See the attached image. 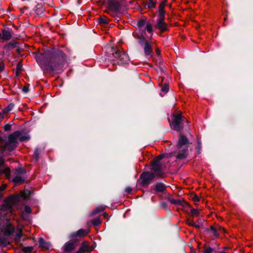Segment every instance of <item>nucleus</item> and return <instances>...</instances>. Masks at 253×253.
Listing matches in <instances>:
<instances>
[{
  "label": "nucleus",
  "mask_w": 253,
  "mask_h": 253,
  "mask_svg": "<svg viewBox=\"0 0 253 253\" xmlns=\"http://www.w3.org/2000/svg\"><path fill=\"white\" fill-rule=\"evenodd\" d=\"M4 164V160L3 159L0 158V168L2 167Z\"/></svg>",
  "instance_id": "obj_54"
},
{
  "label": "nucleus",
  "mask_w": 253,
  "mask_h": 253,
  "mask_svg": "<svg viewBox=\"0 0 253 253\" xmlns=\"http://www.w3.org/2000/svg\"><path fill=\"white\" fill-rule=\"evenodd\" d=\"M4 69V63L1 62L0 63V73L2 72Z\"/></svg>",
  "instance_id": "obj_53"
},
{
  "label": "nucleus",
  "mask_w": 253,
  "mask_h": 253,
  "mask_svg": "<svg viewBox=\"0 0 253 253\" xmlns=\"http://www.w3.org/2000/svg\"><path fill=\"white\" fill-rule=\"evenodd\" d=\"M146 30L149 33L153 32V27L150 23H146Z\"/></svg>",
  "instance_id": "obj_37"
},
{
  "label": "nucleus",
  "mask_w": 253,
  "mask_h": 253,
  "mask_svg": "<svg viewBox=\"0 0 253 253\" xmlns=\"http://www.w3.org/2000/svg\"><path fill=\"white\" fill-rule=\"evenodd\" d=\"M165 18H158L157 23L154 26L156 29L160 30L162 33L168 30V26L165 22Z\"/></svg>",
  "instance_id": "obj_9"
},
{
  "label": "nucleus",
  "mask_w": 253,
  "mask_h": 253,
  "mask_svg": "<svg viewBox=\"0 0 253 253\" xmlns=\"http://www.w3.org/2000/svg\"><path fill=\"white\" fill-rule=\"evenodd\" d=\"M24 211L27 213H31L32 212V210L29 206H25L24 208Z\"/></svg>",
  "instance_id": "obj_45"
},
{
  "label": "nucleus",
  "mask_w": 253,
  "mask_h": 253,
  "mask_svg": "<svg viewBox=\"0 0 253 253\" xmlns=\"http://www.w3.org/2000/svg\"><path fill=\"white\" fill-rule=\"evenodd\" d=\"M102 223V221L99 217H96V227L99 226ZM97 232V228H96V233Z\"/></svg>",
  "instance_id": "obj_42"
},
{
  "label": "nucleus",
  "mask_w": 253,
  "mask_h": 253,
  "mask_svg": "<svg viewBox=\"0 0 253 253\" xmlns=\"http://www.w3.org/2000/svg\"><path fill=\"white\" fill-rule=\"evenodd\" d=\"M23 231L21 229H18L16 232L15 241L17 243L21 241V239L23 236Z\"/></svg>",
  "instance_id": "obj_27"
},
{
  "label": "nucleus",
  "mask_w": 253,
  "mask_h": 253,
  "mask_svg": "<svg viewBox=\"0 0 253 253\" xmlns=\"http://www.w3.org/2000/svg\"><path fill=\"white\" fill-rule=\"evenodd\" d=\"M102 215L103 216V217L104 218H107L108 216V214L107 213V212H104L103 214H102Z\"/></svg>",
  "instance_id": "obj_62"
},
{
  "label": "nucleus",
  "mask_w": 253,
  "mask_h": 253,
  "mask_svg": "<svg viewBox=\"0 0 253 253\" xmlns=\"http://www.w3.org/2000/svg\"><path fill=\"white\" fill-rule=\"evenodd\" d=\"M36 12L37 14H39L40 13H42V11L40 10V8H38L37 9H36Z\"/></svg>",
  "instance_id": "obj_61"
},
{
  "label": "nucleus",
  "mask_w": 253,
  "mask_h": 253,
  "mask_svg": "<svg viewBox=\"0 0 253 253\" xmlns=\"http://www.w3.org/2000/svg\"><path fill=\"white\" fill-rule=\"evenodd\" d=\"M21 134L20 131L16 130L8 135V141L5 142L4 147L7 148L9 152L13 151L17 147L18 145L17 139Z\"/></svg>",
  "instance_id": "obj_5"
},
{
  "label": "nucleus",
  "mask_w": 253,
  "mask_h": 253,
  "mask_svg": "<svg viewBox=\"0 0 253 253\" xmlns=\"http://www.w3.org/2000/svg\"><path fill=\"white\" fill-rule=\"evenodd\" d=\"M166 5V0H164L162 1L159 6V18H165L166 11L165 10V7Z\"/></svg>",
  "instance_id": "obj_17"
},
{
  "label": "nucleus",
  "mask_w": 253,
  "mask_h": 253,
  "mask_svg": "<svg viewBox=\"0 0 253 253\" xmlns=\"http://www.w3.org/2000/svg\"><path fill=\"white\" fill-rule=\"evenodd\" d=\"M106 208L105 206H100L96 208V214L103 211Z\"/></svg>",
  "instance_id": "obj_40"
},
{
  "label": "nucleus",
  "mask_w": 253,
  "mask_h": 253,
  "mask_svg": "<svg viewBox=\"0 0 253 253\" xmlns=\"http://www.w3.org/2000/svg\"><path fill=\"white\" fill-rule=\"evenodd\" d=\"M213 251H214V249L211 247H209L205 250L203 253H212Z\"/></svg>",
  "instance_id": "obj_44"
},
{
  "label": "nucleus",
  "mask_w": 253,
  "mask_h": 253,
  "mask_svg": "<svg viewBox=\"0 0 253 253\" xmlns=\"http://www.w3.org/2000/svg\"><path fill=\"white\" fill-rule=\"evenodd\" d=\"M183 121V117L181 114L173 115L172 118L171 125L173 129L177 131H181L183 129V126L181 125Z\"/></svg>",
  "instance_id": "obj_7"
},
{
  "label": "nucleus",
  "mask_w": 253,
  "mask_h": 253,
  "mask_svg": "<svg viewBox=\"0 0 253 253\" xmlns=\"http://www.w3.org/2000/svg\"><path fill=\"white\" fill-rule=\"evenodd\" d=\"M157 173L153 171H144L140 175L139 179L137 181V183L139 184L142 187H147L150 182L153 180L155 177L157 178Z\"/></svg>",
  "instance_id": "obj_6"
},
{
  "label": "nucleus",
  "mask_w": 253,
  "mask_h": 253,
  "mask_svg": "<svg viewBox=\"0 0 253 253\" xmlns=\"http://www.w3.org/2000/svg\"><path fill=\"white\" fill-rule=\"evenodd\" d=\"M26 178L25 177L16 175L12 179L11 181L14 182L15 185H19L25 182L26 181Z\"/></svg>",
  "instance_id": "obj_20"
},
{
  "label": "nucleus",
  "mask_w": 253,
  "mask_h": 253,
  "mask_svg": "<svg viewBox=\"0 0 253 253\" xmlns=\"http://www.w3.org/2000/svg\"><path fill=\"white\" fill-rule=\"evenodd\" d=\"M29 86H27V85H25L22 88V91L25 93H27L29 92Z\"/></svg>",
  "instance_id": "obj_46"
},
{
  "label": "nucleus",
  "mask_w": 253,
  "mask_h": 253,
  "mask_svg": "<svg viewBox=\"0 0 253 253\" xmlns=\"http://www.w3.org/2000/svg\"><path fill=\"white\" fill-rule=\"evenodd\" d=\"M192 224H193V226L195 227L197 229H200V227H201L200 225H198V224H196L195 223H192Z\"/></svg>",
  "instance_id": "obj_58"
},
{
  "label": "nucleus",
  "mask_w": 253,
  "mask_h": 253,
  "mask_svg": "<svg viewBox=\"0 0 253 253\" xmlns=\"http://www.w3.org/2000/svg\"><path fill=\"white\" fill-rule=\"evenodd\" d=\"M108 4L110 9L115 13H118L120 10V4L117 0H108Z\"/></svg>",
  "instance_id": "obj_12"
},
{
  "label": "nucleus",
  "mask_w": 253,
  "mask_h": 253,
  "mask_svg": "<svg viewBox=\"0 0 253 253\" xmlns=\"http://www.w3.org/2000/svg\"><path fill=\"white\" fill-rule=\"evenodd\" d=\"M154 187V189L157 192H160L166 193L167 192V185L163 182H157L155 185H154L151 188Z\"/></svg>",
  "instance_id": "obj_13"
},
{
  "label": "nucleus",
  "mask_w": 253,
  "mask_h": 253,
  "mask_svg": "<svg viewBox=\"0 0 253 253\" xmlns=\"http://www.w3.org/2000/svg\"><path fill=\"white\" fill-rule=\"evenodd\" d=\"M6 187V185L5 184H3V185H1L0 186V191H3L4 190H5Z\"/></svg>",
  "instance_id": "obj_56"
},
{
  "label": "nucleus",
  "mask_w": 253,
  "mask_h": 253,
  "mask_svg": "<svg viewBox=\"0 0 253 253\" xmlns=\"http://www.w3.org/2000/svg\"><path fill=\"white\" fill-rule=\"evenodd\" d=\"M23 49L19 47L18 46L17 47L16 52L18 54H20Z\"/></svg>",
  "instance_id": "obj_55"
},
{
  "label": "nucleus",
  "mask_w": 253,
  "mask_h": 253,
  "mask_svg": "<svg viewBox=\"0 0 253 253\" xmlns=\"http://www.w3.org/2000/svg\"><path fill=\"white\" fill-rule=\"evenodd\" d=\"M186 223L190 226H193V224L194 223V222L193 220H191L190 219H187L186 221Z\"/></svg>",
  "instance_id": "obj_49"
},
{
  "label": "nucleus",
  "mask_w": 253,
  "mask_h": 253,
  "mask_svg": "<svg viewBox=\"0 0 253 253\" xmlns=\"http://www.w3.org/2000/svg\"><path fill=\"white\" fill-rule=\"evenodd\" d=\"M159 69H160V70L161 71V72H164V70H163V68L162 67H159Z\"/></svg>",
  "instance_id": "obj_64"
},
{
  "label": "nucleus",
  "mask_w": 253,
  "mask_h": 253,
  "mask_svg": "<svg viewBox=\"0 0 253 253\" xmlns=\"http://www.w3.org/2000/svg\"><path fill=\"white\" fill-rule=\"evenodd\" d=\"M187 207L190 209L191 213L192 215L199 216V211L197 209H195L192 208L191 205H190V207Z\"/></svg>",
  "instance_id": "obj_36"
},
{
  "label": "nucleus",
  "mask_w": 253,
  "mask_h": 253,
  "mask_svg": "<svg viewBox=\"0 0 253 253\" xmlns=\"http://www.w3.org/2000/svg\"><path fill=\"white\" fill-rule=\"evenodd\" d=\"M133 37L135 39H138L139 40L138 43L141 46H144L146 43L149 42L146 39V38L142 35L139 36V35H133Z\"/></svg>",
  "instance_id": "obj_23"
},
{
  "label": "nucleus",
  "mask_w": 253,
  "mask_h": 253,
  "mask_svg": "<svg viewBox=\"0 0 253 253\" xmlns=\"http://www.w3.org/2000/svg\"><path fill=\"white\" fill-rule=\"evenodd\" d=\"M35 58L39 65L44 66L45 70L57 73L62 71L67 61L66 54L58 48L46 50L43 54L37 53Z\"/></svg>",
  "instance_id": "obj_1"
},
{
  "label": "nucleus",
  "mask_w": 253,
  "mask_h": 253,
  "mask_svg": "<svg viewBox=\"0 0 253 253\" xmlns=\"http://www.w3.org/2000/svg\"><path fill=\"white\" fill-rule=\"evenodd\" d=\"M40 152L38 148H37L34 151L33 157L35 159L36 162H37L39 160Z\"/></svg>",
  "instance_id": "obj_31"
},
{
  "label": "nucleus",
  "mask_w": 253,
  "mask_h": 253,
  "mask_svg": "<svg viewBox=\"0 0 253 253\" xmlns=\"http://www.w3.org/2000/svg\"><path fill=\"white\" fill-rule=\"evenodd\" d=\"M93 248V245L91 246V248L89 246L87 243L86 242H84L82 243L81 246L79 249V250L76 252V253H84L85 252H90L92 250Z\"/></svg>",
  "instance_id": "obj_16"
},
{
  "label": "nucleus",
  "mask_w": 253,
  "mask_h": 253,
  "mask_svg": "<svg viewBox=\"0 0 253 253\" xmlns=\"http://www.w3.org/2000/svg\"><path fill=\"white\" fill-rule=\"evenodd\" d=\"M5 241L4 239L0 238V246H5Z\"/></svg>",
  "instance_id": "obj_50"
},
{
  "label": "nucleus",
  "mask_w": 253,
  "mask_h": 253,
  "mask_svg": "<svg viewBox=\"0 0 253 253\" xmlns=\"http://www.w3.org/2000/svg\"><path fill=\"white\" fill-rule=\"evenodd\" d=\"M177 150L178 152L176 156V159L179 160L185 159L188 156V146H187L182 149Z\"/></svg>",
  "instance_id": "obj_14"
},
{
  "label": "nucleus",
  "mask_w": 253,
  "mask_h": 253,
  "mask_svg": "<svg viewBox=\"0 0 253 253\" xmlns=\"http://www.w3.org/2000/svg\"><path fill=\"white\" fill-rule=\"evenodd\" d=\"M12 37L11 33L6 29H3L0 33V38L3 41H9Z\"/></svg>",
  "instance_id": "obj_18"
},
{
  "label": "nucleus",
  "mask_w": 253,
  "mask_h": 253,
  "mask_svg": "<svg viewBox=\"0 0 253 253\" xmlns=\"http://www.w3.org/2000/svg\"><path fill=\"white\" fill-rule=\"evenodd\" d=\"M2 134V132L1 131H0V143H2L3 142V139L2 137L1 136V135Z\"/></svg>",
  "instance_id": "obj_59"
},
{
  "label": "nucleus",
  "mask_w": 253,
  "mask_h": 253,
  "mask_svg": "<svg viewBox=\"0 0 253 253\" xmlns=\"http://www.w3.org/2000/svg\"><path fill=\"white\" fill-rule=\"evenodd\" d=\"M34 249L33 247L29 246V247H24L22 249V251L26 253H30L33 251Z\"/></svg>",
  "instance_id": "obj_35"
},
{
  "label": "nucleus",
  "mask_w": 253,
  "mask_h": 253,
  "mask_svg": "<svg viewBox=\"0 0 253 253\" xmlns=\"http://www.w3.org/2000/svg\"><path fill=\"white\" fill-rule=\"evenodd\" d=\"M196 154L199 155L201 153L202 150V143L200 140H197V145L196 147Z\"/></svg>",
  "instance_id": "obj_32"
},
{
  "label": "nucleus",
  "mask_w": 253,
  "mask_h": 253,
  "mask_svg": "<svg viewBox=\"0 0 253 253\" xmlns=\"http://www.w3.org/2000/svg\"><path fill=\"white\" fill-rule=\"evenodd\" d=\"M97 23L101 26H104L108 24V20L106 16H100L97 19Z\"/></svg>",
  "instance_id": "obj_22"
},
{
  "label": "nucleus",
  "mask_w": 253,
  "mask_h": 253,
  "mask_svg": "<svg viewBox=\"0 0 253 253\" xmlns=\"http://www.w3.org/2000/svg\"><path fill=\"white\" fill-rule=\"evenodd\" d=\"M168 200L171 203V204L176 206H181L184 208H186L187 207H190V205L187 202L185 201L183 202L179 199L175 200L171 198L170 196L168 198Z\"/></svg>",
  "instance_id": "obj_15"
},
{
  "label": "nucleus",
  "mask_w": 253,
  "mask_h": 253,
  "mask_svg": "<svg viewBox=\"0 0 253 253\" xmlns=\"http://www.w3.org/2000/svg\"><path fill=\"white\" fill-rule=\"evenodd\" d=\"M15 229L13 226L11 225L7 226L4 231V235L6 236H10L12 235L14 232Z\"/></svg>",
  "instance_id": "obj_25"
},
{
  "label": "nucleus",
  "mask_w": 253,
  "mask_h": 253,
  "mask_svg": "<svg viewBox=\"0 0 253 253\" xmlns=\"http://www.w3.org/2000/svg\"><path fill=\"white\" fill-rule=\"evenodd\" d=\"M192 200L195 202H199L200 198L197 195H194L192 197Z\"/></svg>",
  "instance_id": "obj_48"
},
{
  "label": "nucleus",
  "mask_w": 253,
  "mask_h": 253,
  "mask_svg": "<svg viewBox=\"0 0 253 253\" xmlns=\"http://www.w3.org/2000/svg\"><path fill=\"white\" fill-rule=\"evenodd\" d=\"M26 173V169L22 168H18L15 169V173L16 174H17V175L22 174Z\"/></svg>",
  "instance_id": "obj_34"
},
{
  "label": "nucleus",
  "mask_w": 253,
  "mask_h": 253,
  "mask_svg": "<svg viewBox=\"0 0 253 253\" xmlns=\"http://www.w3.org/2000/svg\"><path fill=\"white\" fill-rule=\"evenodd\" d=\"M144 52L146 56H148L153 53V49L150 42L146 43L144 46Z\"/></svg>",
  "instance_id": "obj_21"
},
{
  "label": "nucleus",
  "mask_w": 253,
  "mask_h": 253,
  "mask_svg": "<svg viewBox=\"0 0 253 253\" xmlns=\"http://www.w3.org/2000/svg\"><path fill=\"white\" fill-rule=\"evenodd\" d=\"M75 242L72 239V241H69L65 243L62 247L63 252L65 253H70L74 251L76 248V246L74 244Z\"/></svg>",
  "instance_id": "obj_11"
},
{
  "label": "nucleus",
  "mask_w": 253,
  "mask_h": 253,
  "mask_svg": "<svg viewBox=\"0 0 253 253\" xmlns=\"http://www.w3.org/2000/svg\"><path fill=\"white\" fill-rule=\"evenodd\" d=\"M162 91L167 93L169 90V85L168 84H165L161 89Z\"/></svg>",
  "instance_id": "obj_38"
},
{
  "label": "nucleus",
  "mask_w": 253,
  "mask_h": 253,
  "mask_svg": "<svg viewBox=\"0 0 253 253\" xmlns=\"http://www.w3.org/2000/svg\"><path fill=\"white\" fill-rule=\"evenodd\" d=\"M90 222L93 226H95V218L91 219Z\"/></svg>",
  "instance_id": "obj_60"
},
{
  "label": "nucleus",
  "mask_w": 253,
  "mask_h": 253,
  "mask_svg": "<svg viewBox=\"0 0 253 253\" xmlns=\"http://www.w3.org/2000/svg\"><path fill=\"white\" fill-rule=\"evenodd\" d=\"M160 207L166 210H169L168 204L165 202H163L161 203Z\"/></svg>",
  "instance_id": "obj_41"
},
{
  "label": "nucleus",
  "mask_w": 253,
  "mask_h": 253,
  "mask_svg": "<svg viewBox=\"0 0 253 253\" xmlns=\"http://www.w3.org/2000/svg\"><path fill=\"white\" fill-rule=\"evenodd\" d=\"M176 152H172L169 154H161L158 156L155 157L151 161V170L153 171H154L157 173V178L160 179L163 177V175L164 174V172L163 171L162 169V164L161 163V160L164 158L166 155L168 157L170 158L173 156H174L175 155Z\"/></svg>",
  "instance_id": "obj_4"
},
{
  "label": "nucleus",
  "mask_w": 253,
  "mask_h": 253,
  "mask_svg": "<svg viewBox=\"0 0 253 253\" xmlns=\"http://www.w3.org/2000/svg\"><path fill=\"white\" fill-rule=\"evenodd\" d=\"M30 193L31 192L29 190H25L22 193V197H23L25 198H27L30 196Z\"/></svg>",
  "instance_id": "obj_39"
},
{
  "label": "nucleus",
  "mask_w": 253,
  "mask_h": 253,
  "mask_svg": "<svg viewBox=\"0 0 253 253\" xmlns=\"http://www.w3.org/2000/svg\"><path fill=\"white\" fill-rule=\"evenodd\" d=\"M210 230L211 231V232H212L213 234V235L216 237L217 238L219 236L216 229L213 226H211L210 227V229L207 228L206 229V231H209Z\"/></svg>",
  "instance_id": "obj_29"
},
{
  "label": "nucleus",
  "mask_w": 253,
  "mask_h": 253,
  "mask_svg": "<svg viewBox=\"0 0 253 253\" xmlns=\"http://www.w3.org/2000/svg\"><path fill=\"white\" fill-rule=\"evenodd\" d=\"M107 60L117 61L119 65H124L128 63L129 58L126 53L122 52L117 48L112 47L108 48L105 55L98 58V61L104 62Z\"/></svg>",
  "instance_id": "obj_2"
},
{
  "label": "nucleus",
  "mask_w": 253,
  "mask_h": 253,
  "mask_svg": "<svg viewBox=\"0 0 253 253\" xmlns=\"http://www.w3.org/2000/svg\"><path fill=\"white\" fill-rule=\"evenodd\" d=\"M9 112H10V111H9V110L8 109V108L7 107L4 108L2 110V112L3 114H6V113H8Z\"/></svg>",
  "instance_id": "obj_57"
},
{
  "label": "nucleus",
  "mask_w": 253,
  "mask_h": 253,
  "mask_svg": "<svg viewBox=\"0 0 253 253\" xmlns=\"http://www.w3.org/2000/svg\"><path fill=\"white\" fill-rule=\"evenodd\" d=\"M89 233V229H80L76 232H73L70 234V238L74 241H76L75 239L77 238H82L86 236Z\"/></svg>",
  "instance_id": "obj_8"
},
{
  "label": "nucleus",
  "mask_w": 253,
  "mask_h": 253,
  "mask_svg": "<svg viewBox=\"0 0 253 253\" xmlns=\"http://www.w3.org/2000/svg\"><path fill=\"white\" fill-rule=\"evenodd\" d=\"M147 23L146 19H141L137 21V26L139 28H141Z\"/></svg>",
  "instance_id": "obj_28"
},
{
  "label": "nucleus",
  "mask_w": 253,
  "mask_h": 253,
  "mask_svg": "<svg viewBox=\"0 0 253 253\" xmlns=\"http://www.w3.org/2000/svg\"><path fill=\"white\" fill-rule=\"evenodd\" d=\"M125 191L128 194H131L132 192V188L130 187H127L125 189Z\"/></svg>",
  "instance_id": "obj_51"
},
{
  "label": "nucleus",
  "mask_w": 253,
  "mask_h": 253,
  "mask_svg": "<svg viewBox=\"0 0 253 253\" xmlns=\"http://www.w3.org/2000/svg\"><path fill=\"white\" fill-rule=\"evenodd\" d=\"M22 65L20 62H19L16 66V70L17 71H21L22 70Z\"/></svg>",
  "instance_id": "obj_52"
},
{
  "label": "nucleus",
  "mask_w": 253,
  "mask_h": 253,
  "mask_svg": "<svg viewBox=\"0 0 253 253\" xmlns=\"http://www.w3.org/2000/svg\"><path fill=\"white\" fill-rule=\"evenodd\" d=\"M5 131H9L11 129V126L9 124H6L3 127Z\"/></svg>",
  "instance_id": "obj_43"
},
{
  "label": "nucleus",
  "mask_w": 253,
  "mask_h": 253,
  "mask_svg": "<svg viewBox=\"0 0 253 253\" xmlns=\"http://www.w3.org/2000/svg\"><path fill=\"white\" fill-rule=\"evenodd\" d=\"M19 45V43L15 41L12 40L8 43L5 44L3 46V48L5 50H11L15 47H17Z\"/></svg>",
  "instance_id": "obj_19"
},
{
  "label": "nucleus",
  "mask_w": 253,
  "mask_h": 253,
  "mask_svg": "<svg viewBox=\"0 0 253 253\" xmlns=\"http://www.w3.org/2000/svg\"><path fill=\"white\" fill-rule=\"evenodd\" d=\"M189 144L187 137L185 135L180 134L176 144V147L177 149H181L187 146L188 147Z\"/></svg>",
  "instance_id": "obj_10"
},
{
  "label": "nucleus",
  "mask_w": 253,
  "mask_h": 253,
  "mask_svg": "<svg viewBox=\"0 0 253 253\" xmlns=\"http://www.w3.org/2000/svg\"><path fill=\"white\" fill-rule=\"evenodd\" d=\"M39 243L40 247L44 248L45 249H49L50 248V244L46 242L43 238L40 237L39 239Z\"/></svg>",
  "instance_id": "obj_24"
},
{
  "label": "nucleus",
  "mask_w": 253,
  "mask_h": 253,
  "mask_svg": "<svg viewBox=\"0 0 253 253\" xmlns=\"http://www.w3.org/2000/svg\"><path fill=\"white\" fill-rule=\"evenodd\" d=\"M22 196L19 194L11 195L8 200L5 201L4 203L0 206V218L7 217L12 213V206L19 203Z\"/></svg>",
  "instance_id": "obj_3"
},
{
  "label": "nucleus",
  "mask_w": 253,
  "mask_h": 253,
  "mask_svg": "<svg viewBox=\"0 0 253 253\" xmlns=\"http://www.w3.org/2000/svg\"><path fill=\"white\" fill-rule=\"evenodd\" d=\"M95 214V209H93L90 213V215Z\"/></svg>",
  "instance_id": "obj_63"
},
{
  "label": "nucleus",
  "mask_w": 253,
  "mask_h": 253,
  "mask_svg": "<svg viewBox=\"0 0 253 253\" xmlns=\"http://www.w3.org/2000/svg\"><path fill=\"white\" fill-rule=\"evenodd\" d=\"M146 5L149 9H152L156 7V2H154L153 0H148L147 2Z\"/></svg>",
  "instance_id": "obj_30"
},
{
  "label": "nucleus",
  "mask_w": 253,
  "mask_h": 253,
  "mask_svg": "<svg viewBox=\"0 0 253 253\" xmlns=\"http://www.w3.org/2000/svg\"><path fill=\"white\" fill-rule=\"evenodd\" d=\"M10 169L8 167H7L3 169H2L1 168H0V175L3 173L5 174L7 178L8 179H10Z\"/></svg>",
  "instance_id": "obj_26"
},
{
  "label": "nucleus",
  "mask_w": 253,
  "mask_h": 253,
  "mask_svg": "<svg viewBox=\"0 0 253 253\" xmlns=\"http://www.w3.org/2000/svg\"><path fill=\"white\" fill-rule=\"evenodd\" d=\"M18 139H19L20 141L22 142L28 141L30 139V136L28 134L25 135H23V136L20 135L18 137Z\"/></svg>",
  "instance_id": "obj_33"
},
{
  "label": "nucleus",
  "mask_w": 253,
  "mask_h": 253,
  "mask_svg": "<svg viewBox=\"0 0 253 253\" xmlns=\"http://www.w3.org/2000/svg\"><path fill=\"white\" fill-rule=\"evenodd\" d=\"M14 107V104L13 103H10L6 107L9 111H11Z\"/></svg>",
  "instance_id": "obj_47"
}]
</instances>
